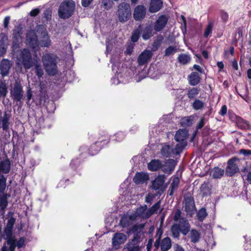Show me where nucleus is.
<instances>
[{"instance_id":"72a5a7b5","label":"nucleus","mask_w":251,"mask_h":251,"mask_svg":"<svg viewBox=\"0 0 251 251\" xmlns=\"http://www.w3.org/2000/svg\"><path fill=\"white\" fill-rule=\"evenodd\" d=\"M178 62L183 65H185L190 62L191 57L189 55L181 54L178 56Z\"/></svg>"},{"instance_id":"f257e3e1","label":"nucleus","mask_w":251,"mask_h":251,"mask_svg":"<svg viewBox=\"0 0 251 251\" xmlns=\"http://www.w3.org/2000/svg\"><path fill=\"white\" fill-rule=\"evenodd\" d=\"M28 32L26 37V44L34 50H36L40 45L48 47L50 44V40L47 32Z\"/></svg>"},{"instance_id":"0eeeda50","label":"nucleus","mask_w":251,"mask_h":251,"mask_svg":"<svg viewBox=\"0 0 251 251\" xmlns=\"http://www.w3.org/2000/svg\"><path fill=\"white\" fill-rule=\"evenodd\" d=\"M65 51L66 54L64 61H65V64L68 68L73 66L74 63V60L73 58V53L71 46L70 42L65 41Z\"/></svg>"},{"instance_id":"8fccbe9b","label":"nucleus","mask_w":251,"mask_h":251,"mask_svg":"<svg viewBox=\"0 0 251 251\" xmlns=\"http://www.w3.org/2000/svg\"><path fill=\"white\" fill-rule=\"evenodd\" d=\"M7 202L6 198L4 197H0V207L4 209L7 206Z\"/></svg>"},{"instance_id":"4d7b16f0","label":"nucleus","mask_w":251,"mask_h":251,"mask_svg":"<svg viewBox=\"0 0 251 251\" xmlns=\"http://www.w3.org/2000/svg\"><path fill=\"white\" fill-rule=\"evenodd\" d=\"M140 33V32H134V33L132 34L131 39L133 42H135L138 40L139 37V33Z\"/></svg>"},{"instance_id":"f8f14e48","label":"nucleus","mask_w":251,"mask_h":251,"mask_svg":"<svg viewBox=\"0 0 251 251\" xmlns=\"http://www.w3.org/2000/svg\"><path fill=\"white\" fill-rule=\"evenodd\" d=\"M176 164V162L175 160L167 159L164 164H162L161 170L164 173L170 174L174 170Z\"/></svg>"},{"instance_id":"79ce46f5","label":"nucleus","mask_w":251,"mask_h":251,"mask_svg":"<svg viewBox=\"0 0 251 251\" xmlns=\"http://www.w3.org/2000/svg\"><path fill=\"white\" fill-rule=\"evenodd\" d=\"M101 3L105 9H109L111 8L113 5L112 0H101Z\"/></svg>"},{"instance_id":"e2e57ef3","label":"nucleus","mask_w":251,"mask_h":251,"mask_svg":"<svg viewBox=\"0 0 251 251\" xmlns=\"http://www.w3.org/2000/svg\"><path fill=\"white\" fill-rule=\"evenodd\" d=\"M36 74L39 77L42 76L43 75L42 69L37 65H36Z\"/></svg>"},{"instance_id":"1a4fd4ad","label":"nucleus","mask_w":251,"mask_h":251,"mask_svg":"<svg viewBox=\"0 0 251 251\" xmlns=\"http://www.w3.org/2000/svg\"><path fill=\"white\" fill-rule=\"evenodd\" d=\"M12 229L5 228L4 233L2 235L4 239H6L7 244L9 246V250L10 251H14L16 247L15 240L12 236Z\"/></svg>"},{"instance_id":"7ed1b4c3","label":"nucleus","mask_w":251,"mask_h":251,"mask_svg":"<svg viewBox=\"0 0 251 251\" xmlns=\"http://www.w3.org/2000/svg\"><path fill=\"white\" fill-rule=\"evenodd\" d=\"M17 64L19 67L23 66L26 69L30 68L33 65L31 54L27 49H24L17 57Z\"/></svg>"},{"instance_id":"c9c22d12","label":"nucleus","mask_w":251,"mask_h":251,"mask_svg":"<svg viewBox=\"0 0 251 251\" xmlns=\"http://www.w3.org/2000/svg\"><path fill=\"white\" fill-rule=\"evenodd\" d=\"M207 213L204 208L200 209L197 215L198 219L200 221H202L207 216Z\"/></svg>"},{"instance_id":"69168bd1","label":"nucleus","mask_w":251,"mask_h":251,"mask_svg":"<svg viewBox=\"0 0 251 251\" xmlns=\"http://www.w3.org/2000/svg\"><path fill=\"white\" fill-rule=\"evenodd\" d=\"M24 243H25V240L24 239V238H22L18 241V242L17 244V246L19 248H21L24 245Z\"/></svg>"},{"instance_id":"13d9d810","label":"nucleus","mask_w":251,"mask_h":251,"mask_svg":"<svg viewBox=\"0 0 251 251\" xmlns=\"http://www.w3.org/2000/svg\"><path fill=\"white\" fill-rule=\"evenodd\" d=\"M181 216V212L179 210L177 209L174 215V220L175 221H177L180 219V217Z\"/></svg>"},{"instance_id":"c756f323","label":"nucleus","mask_w":251,"mask_h":251,"mask_svg":"<svg viewBox=\"0 0 251 251\" xmlns=\"http://www.w3.org/2000/svg\"><path fill=\"white\" fill-rule=\"evenodd\" d=\"M108 140H109V138L107 136H101L100 138H99L98 140L95 142L94 145L92 147L91 149L89 151V153L91 155H94V154H96L98 152L99 150L97 149L93 151L92 150V149L93 148H95V146H97L98 145H100V144L102 142L106 141V142H107Z\"/></svg>"},{"instance_id":"bb28decb","label":"nucleus","mask_w":251,"mask_h":251,"mask_svg":"<svg viewBox=\"0 0 251 251\" xmlns=\"http://www.w3.org/2000/svg\"><path fill=\"white\" fill-rule=\"evenodd\" d=\"M188 79L190 84L195 86L200 82V77L197 73L193 72L189 76Z\"/></svg>"},{"instance_id":"2f4dec72","label":"nucleus","mask_w":251,"mask_h":251,"mask_svg":"<svg viewBox=\"0 0 251 251\" xmlns=\"http://www.w3.org/2000/svg\"><path fill=\"white\" fill-rule=\"evenodd\" d=\"M15 27L12 31H22L25 27V23L23 20H19L14 21Z\"/></svg>"},{"instance_id":"a18cd8bd","label":"nucleus","mask_w":251,"mask_h":251,"mask_svg":"<svg viewBox=\"0 0 251 251\" xmlns=\"http://www.w3.org/2000/svg\"><path fill=\"white\" fill-rule=\"evenodd\" d=\"M65 76L67 81H71L74 78V73L71 70H68L66 71Z\"/></svg>"},{"instance_id":"603ef678","label":"nucleus","mask_w":251,"mask_h":251,"mask_svg":"<svg viewBox=\"0 0 251 251\" xmlns=\"http://www.w3.org/2000/svg\"><path fill=\"white\" fill-rule=\"evenodd\" d=\"M116 139L115 140L117 141H122L124 138H125V135L123 133L120 132H118L115 134Z\"/></svg>"},{"instance_id":"7c9ffc66","label":"nucleus","mask_w":251,"mask_h":251,"mask_svg":"<svg viewBox=\"0 0 251 251\" xmlns=\"http://www.w3.org/2000/svg\"><path fill=\"white\" fill-rule=\"evenodd\" d=\"M190 231L189 236L191 242L194 243L198 242L200 239V233L196 229H192Z\"/></svg>"},{"instance_id":"bf43d9fd","label":"nucleus","mask_w":251,"mask_h":251,"mask_svg":"<svg viewBox=\"0 0 251 251\" xmlns=\"http://www.w3.org/2000/svg\"><path fill=\"white\" fill-rule=\"evenodd\" d=\"M239 153L244 155H251V150L241 149L239 151Z\"/></svg>"},{"instance_id":"774afa93","label":"nucleus","mask_w":251,"mask_h":251,"mask_svg":"<svg viewBox=\"0 0 251 251\" xmlns=\"http://www.w3.org/2000/svg\"><path fill=\"white\" fill-rule=\"evenodd\" d=\"M174 248V251H184L183 247L178 244L176 245Z\"/></svg>"},{"instance_id":"9b49d317","label":"nucleus","mask_w":251,"mask_h":251,"mask_svg":"<svg viewBox=\"0 0 251 251\" xmlns=\"http://www.w3.org/2000/svg\"><path fill=\"white\" fill-rule=\"evenodd\" d=\"M152 56L151 50H146L138 56L137 62L139 65H144L148 63Z\"/></svg>"},{"instance_id":"20e7f679","label":"nucleus","mask_w":251,"mask_h":251,"mask_svg":"<svg viewBox=\"0 0 251 251\" xmlns=\"http://www.w3.org/2000/svg\"><path fill=\"white\" fill-rule=\"evenodd\" d=\"M43 62L49 75H53L56 73L55 56L50 54H46L43 57Z\"/></svg>"},{"instance_id":"49530a36","label":"nucleus","mask_w":251,"mask_h":251,"mask_svg":"<svg viewBox=\"0 0 251 251\" xmlns=\"http://www.w3.org/2000/svg\"><path fill=\"white\" fill-rule=\"evenodd\" d=\"M144 227V224H139L133 226L131 231L134 232H140Z\"/></svg>"},{"instance_id":"58836bf2","label":"nucleus","mask_w":251,"mask_h":251,"mask_svg":"<svg viewBox=\"0 0 251 251\" xmlns=\"http://www.w3.org/2000/svg\"><path fill=\"white\" fill-rule=\"evenodd\" d=\"M200 92L197 88H192L188 91L187 96L189 99H193L197 96Z\"/></svg>"},{"instance_id":"37998d69","label":"nucleus","mask_w":251,"mask_h":251,"mask_svg":"<svg viewBox=\"0 0 251 251\" xmlns=\"http://www.w3.org/2000/svg\"><path fill=\"white\" fill-rule=\"evenodd\" d=\"M10 16H7L4 17L3 21V29L6 30L8 31L9 30V25L10 23Z\"/></svg>"},{"instance_id":"09e8293b","label":"nucleus","mask_w":251,"mask_h":251,"mask_svg":"<svg viewBox=\"0 0 251 251\" xmlns=\"http://www.w3.org/2000/svg\"><path fill=\"white\" fill-rule=\"evenodd\" d=\"M6 179L2 175H0V191H3L5 189Z\"/></svg>"},{"instance_id":"0e129e2a","label":"nucleus","mask_w":251,"mask_h":251,"mask_svg":"<svg viewBox=\"0 0 251 251\" xmlns=\"http://www.w3.org/2000/svg\"><path fill=\"white\" fill-rule=\"evenodd\" d=\"M92 1L93 0H82V5L84 7H87L90 4Z\"/></svg>"},{"instance_id":"052dcab7","label":"nucleus","mask_w":251,"mask_h":251,"mask_svg":"<svg viewBox=\"0 0 251 251\" xmlns=\"http://www.w3.org/2000/svg\"><path fill=\"white\" fill-rule=\"evenodd\" d=\"M152 36V32H144L142 34V37L145 40L149 39Z\"/></svg>"},{"instance_id":"473e14b6","label":"nucleus","mask_w":251,"mask_h":251,"mask_svg":"<svg viewBox=\"0 0 251 251\" xmlns=\"http://www.w3.org/2000/svg\"><path fill=\"white\" fill-rule=\"evenodd\" d=\"M32 24V26H30L29 29H27L26 31H47L46 26L45 25H37L34 29V24L33 22H31Z\"/></svg>"},{"instance_id":"f704fd0d","label":"nucleus","mask_w":251,"mask_h":251,"mask_svg":"<svg viewBox=\"0 0 251 251\" xmlns=\"http://www.w3.org/2000/svg\"><path fill=\"white\" fill-rule=\"evenodd\" d=\"M179 179L178 177L173 178V181L171 184V191L170 192V195H172L174 192L177 188L179 184Z\"/></svg>"},{"instance_id":"a211bd4d","label":"nucleus","mask_w":251,"mask_h":251,"mask_svg":"<svg viewBox=\"0 0 251 251\" xmlns=\"http://www.w3.org/2000/svg\"><path fill=\"white\" fill-rule=\"evenodd\" d=\"M168 20V18L165 15H163L159 17L154 25V29L156 31L162 30L166 25Z\"/></svg>"},{"instance_id":"c85d7f7f","label":"nucleus","mask_w":251,"mask_h":251,"mask_svg":"<svg viewBox=\"0 0 251 251\" xmlns=\"http://www.w3.org/2000/svg\"><path fill=\"white\" fill-rule=\"evenodd\" d=\"M171 246L172 243L170 238L166 237L162 240L160 245L162 251H167L171 248Z\"/></svg>"},{"instance_id":"4c0bfd02","label":"nucleus","mask_w":251,"mask_h":251,"mask_svg":"<svg viewBox=\"0 0 251 251\" xmlns=\"http://www.w3.org/2000/svg\"><path fill=\"white\" fill-rule=\"evenodd\" d=\"M172 236L174 238H178L179 236L180 230L177 224H174L171 227Z\"/></svg>"},{"instance_id":"5701e85b","label":"nucleus","mask_w":251,"mask_h":251,"mask_svg":"<svg viewBox=\"0 0 251 251\" xmlns=\"http://www.w3.org/2000/svg\"><path fill=\"white\" fill-rule=\"evenodd\" d=\"M11 94L15 100H20L23 97L22 87L19 85H16L11 91Z\"/></svg>"},{"instance_id":"a19ab883","label":"nucleus","mask_w":251,"mask_h":251,"mask_svg":"<svg viewBox=\"0 0 251 251\" xmlns=\"http://www.w3.org/2000/svg\"><path fill=\"white\" fill-rule=\"evenodd\" d=\"M178 22L181 24L180 28L182 31H186V20L183 15H181L178 19Z\"/></svg>"},{"instance_id":"4468645a","label":"nucleus","mask_w":251,"mask_h":251,"mask_svg":"<svg viewBox=\"0 0 251 251\" xmlns=\"http://www.w3.org/2000/svg\"><path fill=\"white\" fill-rule=\"evenodd\" d=\"M184 209L188 215L192 217L195 210V202L193 199L188 198L185 200Z\"/></svg>"},{"instance_id":"338daca9","label":"nucleus","mask_w":251,"mask_h":251,"mask_svg":"<svg viewBox=\"0 0 251 251\" xmlns=\"http://www.w3.org/2000/svg\"><path fill=\"white\" fill-rule=\"evenodd\" d=\"M227 112V108L226 106L224 105L222 107V108L220 110V114L222 115H225Z\"/></svg>"},{"instance_id":"a878e982","label":"nucleus","mask_w":251,"mask_h":251,"mask_svg":"<svg viewBox=\"0 0 251 251\" xmlns=\"http://www.w3.org/2000/svg\"><path fill=\"white\" fill-rule=\"evenodd\" d=\"M10 168V162L9 159H5L0 162V173H7Z\"/></svg>"},{"instance_id":"5fc2aeb1","label":"nucleus","mask_w":251,"mask_h":251,"mask_svg":"<svg viewBox=\"0 0 251 251\" xmlns=\"http://www.w3.org/2000/svg\"><path fill=\"white\" fill-rule=\"evenodd\" d=\"M206 119L204 118H202L197 125V129L201 128L206 123Z\"/></svg>"},{"instance_id":"6e6552de","label":"nucleus","mask_w":251,"mask_h":251,"mask_svg":"<svg viewBox=\"0 0 251 251\" xmlns=\"http://www.w3.org/2000/svg\"><path fill=\"white\" fill-rule=\"evenodd\" d=\"M75 4L72 0H64V19L68 18L73 14Z\"/></svg>"},{"instance_id":"9d476101","label":"nucleus","mask_w":251,"mask_h":251,"mask_svg":"<svg viewBox=\"0 0 251 251\" xmlns=\"http://www.w3.org/2000/svg\"><path fill=\"white\" fill-rule=\"evenodd\" d=\"M238 161V159L234 158L229 159L227 162V166L226 170V174L229 176H232L235 173L239 171L236 162Z\"/></svg>"},{"instance_id":"f3484780","label":"nucleus","mask_w":251,"mask_h":251,"mask_svg":"<svg viewBox=\"0 0 251 251\" xmlns=\"http://www.w3.org/2000/svg\"><path fill=\"white\" fill-rule=\"evenodd\" d=\"M165 181L164 175H159L152 182V188L155 190L161 189Z\"/></svg>"},{"instance_id":"de8ad7c7","label":"nucleus","mask_w":251,"mask_h":251,"mask_svg":"<svg viewBox=\"0 0 251 251\" xmlns=\"http://www.w3.org/2000/svg\"><path fill=\"white\" fill-rule=\"evenodd\" d=\"M7 93V88L4 84L0 83V97H4Z\"/></svg>"},{"instance_id":"aec40b11","label":"nucleus","mask_w":251,"mask_h":251,"mask_svg":"<svg viewBox=\"0 0 251 251\" xmlns=\"http://www.w3.org/2000/svg\"><path fill=\"white\" fill-rule=\"evenodd\" d=\"M149 178L148 174L145 173H137L133 178V181L137 184L144 183Z\"/></svg>"},{"instance_id":"412c9836","label":"nucleus","mask_w":251,"mask_h":251,"mask_svg":"<svg viewBox=\"0 0 251 251\" xmlns=\"http://www.w3.org/2000/svg\"><path fill=\"white\" fill-rule=\"evenodd\" d=\"M162 1L161 0H151L149 11L151 13L158 11L162 7Z\"/></svg>"},{"instance_id":"6e6d98bb","label":"nucleus","mask_w":251,"mask_h":251,"mask_svg":"<svg viewBox=\"0 0 251 251\" xmlns=\"http://www.w3.org/2000/svg\"><path fill=\"white\" fill-rule=\"evenodd\" d=\"M221 18H222V20L224 22L227 21V20L228 19V15L227 13L225 11H222L221 12Z\"/></svg>"},{"instance_id":"b1692460","label":"nucleus","mask_w":251,"mask_h":251,"mask_svg":"<svg viewBox=\"0 0 251 251\" xmlns=\"http://www.w3.org/2000/svg\"><path fill=\"white\" fill-rule=\"evenodd\" d=\"M135 221L132 217V213L124 215L121 220L120 225L123 227L128 226L131 223V222Z\"/></svg>"},{"instance_id":"2eb2a0df","label":"nucleus","mask_w":251,"mask_h":251,"mask_svg":"<svg viewBox=\"0 0 251 251\" xmlns=\"http://www.w3.org/2000/svg\"><path fill=\"white\" fill-rule=\"evenodd\" d=\"M188 136V133L186 130L185 129H181L178 130L176 133L175 139L177 142H179V144L177 145H179L180 146H181L182 144H185V146H186V142H185L187 137Z\"/></svg>"},{"instance_id":"6ab92c4d","label":"nucleus","mask_w":251,"mask_h":251,"mask_svg":"<svg viewBox=\"0 0 251 251\" xmlns=\"http://www.w3.org/2000/svg\"><path fill=\"white\" fill-rule=\"evenodd\" d=\"M146 8L143 5H138L135 7L134 11V18L136 20H141L146 15Z\"/></svg>"},{"instance_id":"39448f33","label":"nucleus","mask_w":251,"mask_h":251,"mask_svg":"<svg viewBox=\"0 0 251 251\" xmlns=\"http://www.w3.org/2000/svg\"><path fill=\"white\" fill-rule=\"evenodd\" d=\"M184 147L185 144H182L181 146L176 145L175 148L172 146L165 145L161 150V153L164 157H171L173 155L179 154Z\"/></svg>"},{"instance_id":"393cba45","label":"nucleus","mask_w":251,"mask_h":251,"mask_svg":"<svg viewBox=\"0 0 251 251\" xmlns=\"http://www.w3.org/2000/svg\"><path fill=\"white\" fill-rule=\"evenodd\" d=\"M162 163L160 160L158 159H153L148 163V169L151 171H155L161 169Z\"/></svg>"},{"instance_id":"3c124183","label":"nucleus","mask_w":251,"mask_h":251,"mask_svg":"<svg viewBox=\"0 0 251 251\" xmlns=\"http://www.w3.org/2000/svg\"><path fill=\"white\" fill-rule=\"evenodd\" d=\"M40 13V9L39 8L33 9L30 11L29 15L32 17H35L38 16Z\"/></svg>"},{"instance_id":"4be33fe9","label":"nucleus","mask_w":251,"mask_h":251,"mask_svg":"<svg viewBox=\"0 0 251 251\" xmlns=\"http://www.w3.org/2000/svg\"><path fill=\"white\" fill-rule=\"evenodd\" d=\"M10 67L11 64L8 60L3 59L1 61L0 64V69L1 71V74L2 76H5L7 75Z\"/></svg>"},{"instance_id":"cd10ccee","label":"nucleus","mask_w":251,"mask_h":251,"mask_svg":"<svg viewBox=\"0 0 251 251\" xmlns=\"http://www.w3.org/2000/svg\"><path fill=\"white\" fill-rule=\"evenodd\" d=\"M225 173L224 169L219 167H215L210 171V174L213 178H219L223 176Z\"/></svg>"},{"instance_id":"e433bc0d","label":"nucleus","mask_w":251,"mask_h":251,"mask_svg":"<svg viewBox=\"0 0 251 251\" xmlns=\"http://www.w3.org/2000/svg\"><path fill=\"white\" fill-rule=\"evenodd\" d=\"M205 105V104L202 101L196 100L192 104V107L195 110H201L202 109Z\"/></svg>"},{"instance_id":"c03bdc74","label":"nucleus","mask_w":251,"mask_h":251,"mask_svg":"<svg viewBox=\"0 0 251 251\" xmlns=\"http://www.w3.org/2000/svg\"><path fill=\"white\" fill-rule=\"evenodd\" d=\"M176 51V47L170 46L167 48L165 50V55L166 56H170L174 54Z\"/></svg>"},{"instance_id":"864d4df0","label":"nucleus","mask_w":251,"mask_h":251,"mask_svg":"<svg viewBox=\"0 0 251 251\" xmlns=\"http://www.w3.org/2000/svg\"><path fill=\"white\" fill-rule=\"evenodd\" d=\"M14 223L15 220L13 218H10L8 221L6 227L13 229V227Z\"/></svg>"},{"instance_id":"423d86ee","label":"nucleus","mask_w":251,"mask_h":251,"mask_svg":"<svg viewBox=\"0 0 251 251\" xmlns=\"http://www.w3.org/2000/svg\"><path fill=\"white\" fill-rule=\"evenodd\" d=\"M118 16L121 22L126 21L131 15L130 7L129 4L123 2L118 6Z\"/></svg>"},{"instance_id":"680f3d73","label":"nucleus","mask_w":251,"mask_h":251,"mask_svg":"<svg viewBox=\"0 0 251 251\" xmlns=\"http://www.w3.org/2000/svg\"><path fill=\"white\" fill-rule=\"evenodd\" d=\"M58 13L59 17L61 19H63V2L59 5Z\"/></svg>"},{"instance_id":"dca6fc26","label":"nucleus","mask_w":251,"mask_h":251,"mask_svg":"<svg viewBox=\"0 0 251 251\" xmlns=\"http://www.w3.org/2000/svg\"><path fill=\"white\" fill-rule=\"evenodd\" d=\"M127 239L126 236L123 233H116L112 238V244L114 247H118L123 244Z\"/></svg>"},{"instance_id":"f03ea898","label":"nucleus","mask_w":251,"mask_h":251,"mask_svg":"<svg viewBox=\"0 0 251 251\" xmlns=\"http://www.w3.org/2000/svg\"><path fill=\"white\" fill-rule=\"evenodd\" d=\"M160 207V201H158L148 209L146 205H143L138 207L132 213V217L135 220H146L150 218L152 215L155 213Z\"/></svg>"},{"instance_id":"ddd939ff","label":"nucleus","mask_w":251,"mask_h":251,"mask_svg":"<svg viewBox=\"0 0 251 251\" xmlns=\"http://www.w3.org/2000/svg\"><path fill=\"white\" fill-rule=\"evenodd\" d=\"M177 226L180 232L184 235H186L190 231V225L186 218H181L179 220Z\"/></svg>"},{"instance_id":"ea45409f","label":"nucleus","mask_w":251,"mask_h":251,"mask_svg":"<svg viewBox=\"0 0 251 251\" xmlns=\"http://www.w3.org/2000/svg\"><path fill=\"white\" fill-rule=\"evenodd\" d=\"M52 10L50 8H47L43 12V18L45 19L47 22L50 21L51 19Z\"/></svg>"}]
</instances>
